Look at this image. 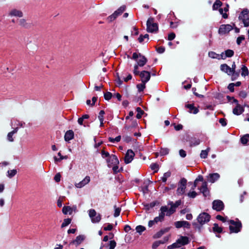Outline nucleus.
I'll list each match as a JSON object with an SVG mask.
<instances>
[{
    "label": "nucleus",
    "mask_w": 249,
    "mask_h": 249,
    "mask_svg": "<svg viewBox=\"0 0 249 249\" xmlns=\"http://www.w3.org/2000/svg\"><path fill=\"white\" fill-rule=\"evenodd\" d=\"M210 219L211 215L209 213L205 212L202 213L198 215L196 222L193 223V226L196 230L200 232L203 226L209 222Z\"/></svg>",
    "instance_id": "nucleus-1"
},
{
    "label": "nucleus",
    "mask_w": 249,
    "mask_h": 249,
    "mask_svg": "<svg viewBox=\"0 0 249 249\" xmlns=\"http://www.w3.org/2000/svg\"><path fill=\"white\" fill-rule=\"evenodd\" d=\"M189 240L187 236H181L175 243L167 247V249H173L180 248L189 243Z\"/></svg>",
    "instance_id": "nucleus-2"
},
{
    "label": "nucleus",
    "mask_w": 249,
    "mask_h": 249,
    "mask_svg": "<svg viewBox=\"0 0 249 249\" xmlns=\"http://www.w3.org/2000/svg\"><path fill=\"white\" fill-rule=\"evenodd\" d=\"M146 30L149 33H156L159 30L157 23L154 22V18H149L146 22Z\"/></svg>",
    "instance_id": "nucleus-3"
},
{
    "label": "nucleus",
    "mask_w": 249,
    "mask_h": 249,
    "mask_svg": "<svg viewBox=\"0 0 249 249\" xmlns=\"http://www.w3.org/2000/svg\"><path fill=\"white\" fill-rule=\"evenodd\" d=\"M132 59L137 61V65L140 67L143 66L147 61L146 58L141 53H133Z\"/></svg>",
    "instance_id": "nucleus-4"
},
{
    "label": "nucleus",
    "mask_w": 249,
    "mask_h": 249,
    "mask_svg": "<svg viewBox=\"0 0 249 249\" xmlns=\"http://www.w3.org/2000/svg\"><path fill=\"white\" fill-rule=\"evenodd\" d=\"M89 215L93 223H98L101 219V215L97 213L94 209H90L88 211Z\"/></svg>",
    "instance_id": "nucleus-5"
},
{
    "label": "nucleus",
    "mask_w": 249,
    "mask_h": 249,
    "mask_svg": "<svg viewBox=\"0 0 249 249\" xmlns=\"http://www.w3.org/2000/svg\"><path fill=\"white\" fill-rule=\"evenodd\" d=\"M229 223L231 224L229 227L231 232L237 233L240 231L242 227L241 222L239 221H234V220H231L229 221Z\"/></svg>",
    "instance_id": "nucleus-6"
},
{
    "label": "nucleus",
    "mask_w": 249,
    "mask_h": 249,
    "mask_svg": "<svg viewBox=\"0 0 249 249\" xmlns=\"http://www.w3.org/2000/svg\"><path fill=\"white\" fill-rule=\"evenodd\" d=\"M249 11L247 9H244L238 17L239 19L242 21L245 27L249 26Z\"/></svg>",
    "instance_id": "nucleus-7"
},
{
    "label": "nucleus",
    "mask_w": 249,
    "mask_h": 249,
    "mask_svg": "<svg viewBox=\"0 0 249 249\" xmlns=\"http://www.w3.org/2000/svg\"><path fill=\"white\" fill-rule=\"evenodd\" d=\"M234 26V24H233V26L230 24H222L220 25L219 28L218 34L220 35L228 34L233 29V26Z\"/></svg>",
    "instance_id": "nucleus-8"
},
{
    "label": "nucleus",
    "mask_w": 249,
    "mask_h": 249,
    "mask_svg": "<svg viewBox=\"0 0 249 249\" xmlns=\"http://www.w3.org/2000/svg\"><path fill=\"white\" fill-rule=\"evenodd\" d=\"M186 184L187 180L185 178H182L180 179L177 190V193L178 195H182L184 193L186 187Z\"/></svg>",
    "instance_id": "nucleus-9"
},
{
    "label": "nucleus",
    "mask_w": 249,
    "mask_h": 249,
    "mask_svg": "<svg viewBox=\"0 0 249 249\" xmlns=\"http://www.w3.org/2000/svg\"><path fill=\"white\" fill-rule=\"evenodd\" d=\"M181 200L177 201L175 203L173 202H169V204L171 205L169 209H168V212L166 213L167 216H170L173 214L175 211L176 209L181 204Z\"/></svg>",
    "instance_id": "nucleus-10"
},
{
    "label": "nucleus",
    "mask_w": 249,
    "mask_h": 249,
    "mask_svg": "<svg viewBox=\"0 0 249 249\" xmlns=\"http://www.w3.org/2000/svg\"><path fill=\"white\" fill-rule=\"evenodd\" d=\"M107 162L109 167H111L113 165H118L119 163V161L115 155H111L109 156L108 158L107 159Z\"/></svg>",
    "instance_id": "nucleus-11"
},
{
    "label": "nucleus",
    "mask_w": 249,
    "mask_h": 249,
    "mask_svg": "<svg viewBox=\"0 0 249 249\" xmlns=\"http://www.w3.org/2000/svg\"><path fill=\"white\" fill-rule=\"evenodd\" d=\"M224 205L223 202L220 200H214L213 202V209L217 211H221L223 210Z\"/></svg>",
    "instance_id": "nucleus-12"
},
{
    "label": "nucleus",
    "mask_w": 249,
    "mask_h": 249,
    "mask_svg": "<svg viewBox=\"0 0 249 249\" xmlns=\"http://www.w3.org/2000/svg\"><path fill=\"white\" fill-rule=\"evenodd\" d=\"M140 76L141 78L142 82L146 83L150 80L151 75L150 72L143 71L140 73Z\"/></svg>",
    "instance_id": "nucleus-13"
},
{
    "label": "nucleus",
    "mask_w": 249,
    "mask_h": 249,
    "mask_svg": "<svg viewBox=\"0 0 249 249\" xmlns=\"http://www.w3.org/2000/svg\"><path fill=\"white\" fill-rule=\"evenodd\" d=\"M134 156L135 154L132 150H128L124 157V162L126 164L130 163L133 160Z\"/></svg>",
    "instance_id": "nucleus-14"
},
{
    "label": "nucleus",
    "mask_w": 249,
    "mask_h": 249,
    "mask_svg": "<svg viewBox=\"0 0 249 249\" xmlns=\"http://www.w3.org/2000/svg\"><path fill=\"white\" fill-rule=\"evenodd\" d=\"M200 192L202 193L204 196L206 197L209 195V191L207 187V183L206 181H204L202 183L201 187L198 188Z\"/></svg>",
    "instance_id": "nucleus-15"
},
{
    "label": "nucleus",
    "mask_w": 249,
    "mask_h": 249,
    "mask_svg": "<svg viewBox=\"0 0 249 249\" xmlns=\"http://www.w3.org/2000/svg\"><path fill=\"white\" fill-rule=\"evenodd\" d=\"M90 180L89 176H86L81 181L75 184V186L77 188H81L88 184Z\"/></svg>",
    "instance_id": "nucleus-16"
},
{
    "label": "nucleus",
    "mask_w": 249,
    "mask_h": 249,
    "mask_svg": "<svg viewBox=\"0 0 249 249\" xmlns=\"http://www.w3.org/2000/svg\"><path fill=\"white\" fill-rule=\"evenodd\" d=\"M175 226L177 228L184 227L189 229L190 228V223L186 221H177L175 223Z\"/></svg>",
    "instance_id": "nucleus-17"
},
{
    "label": "nucleus",
    "mask_w": 249,
    "mask_h": 249,
    "mask_svg": "<svg viewBox=\"0 0 249 249\" xmlns=\"http://www.w3.org/2000/svg\"><path fill=\"white\" fill-rule=\"evenodd\" d=\"M85 236L83 235H80L76 237V239L72 240L70 243V245H74L76 246L80 245L85 240Z\"/></svg>",
    "instance_id": "nucleus-18"
},
{
    "label": "nucleus",
    "mask_w": 249,
    "mask_h": 249,
    "mask_svg": "<svg viewBox=\"0 0 249 249\" xmlns=\"http://www.w3.org/2000/svg\"><path fill=\"white\" fill-rule=\"evenodd\" d=\"M244 111V107L240 104H237L235 107L233 109L232 112L234 114L239 115L241 114Z\"/></svg>",
    "instance_id": "nucleus-19"
},
{
    "label": "nucleus",
    "mask_w": 249,
    "mask_h": 249,
    "mask_svg": "<svg viewBox=\"0 0 249 249\" xmlns=\"http://www.w3.org/2000/svg\"><path fill=\"white\" fill-rule=\"evenodd\" d=\"M219 178L220 175L217 173L210 174L208 176V180L211 183H214L215 181L217 180Z\"/></svg>",
    "instance_id": "nucleus-20"
},
{
    "label": "nucleus",
    "mask_w": 249,
    "mask_h": 249,
    "mask_svg": "<svg viewBox=\"0 0 249 249\" xmlns=\"http://www.w3.org/2000/svg\"><path fill=\"white\" fill-rule=\"evenodd\" d=\"M9 15L11 16L17 17L19 18L22 17L23 16V13L20 10L15 9L11 10L9 13Z\"/></svg>",
    "instance_id": "nucleus-21"
},
{
    "label": "nucleus",
    "mask_w": 249,
    "mask_h": 249,
    "mask_svg": "<svg viewBox=\"0 0 249 249\" xmlns=\"http://www.w3.org/2000/svg\"><path fill=\"white\" fill-rule=\"evenodd\" d=\"M168 237H164L162 240H159L155 242L152 245V248L154 249H156L160 244H163L168 240Z\"/></svg>",
    "instance_id": "nucleus-22"
},
{
    "label": "nucleus",
    "mask_w": 249,
    "mask_h": 249,
    "mask_svg": "<svg viewBox=\"0 0 249 249\" xmlns=\"http://www.w3.org/2000/svg\"><path fill=\"white\" fill-rule=\"evenodd\" d=\"M220 70L230 75L231 74V68L226 64H223L220 66Z\"/></svg>",
    "instance_id": "nucleus-23"
},
{
    "label": "nucleus",
    "mask_w": 249,
    "mask_h": 249,
    "mask_svg": "<svg viewBox=\"0 0 249 249\" xmlns=\"http://www.w3.org/2000/svg\"><path fill=\"white\" fill-rule=\"evenodd\" d=\"M73 137H74L73 132L71 130H68L66 132V133L65 134V136H64L65 140L66 141H69L72 140L73 138Z\"/></svg>",
    "instance_id": "nucleus-24"
},
{
    "label": "nucleus",
    "mask_w": 249,
    "mask_h": 249,
    "mask_svg": "<svg viewBox=\"0 0 249 249\" xmlns=\"http://www.w3.org/2000/svg\"><path fill=\"white\" fill-rule=\"evenodd\" d=\"M160 213L159 214V216L160 218L163 220L165 215L168 212V208L167 206H162L160 209Z\"/></svg>",
    "instance_id": "nucleus-25"
},
{
    "label": "nucleus",
    "mask_w": 249,
    "mask_h": 249,
    "mask_svg": "<svg viewBox=\"0 0 249 249\" xmlns=\"http://www.w3.org/2000/svg\"><path fill=\"white\" fill-rule=\"evenodd\" d=\"M185 107L190 109V113L196 114L198 112V109L194 107L193 104H187Z\"/></svg>",
    "instance_id": "nucleus-26"
},
{
    "label": "nucleus",
    "mask_w": 249,
    "mask_h": 249,
    "mask_svg": "<svg viewBox=\"0 0 249 249\" xmlns=\"http://www.w3.org/2000/svg\"><path fill=\"white\" fill-rule=\"evenodd\" d=\"M73 211V208L70 206H64L62 209V212L64 214H67L69 213L71 214Z\"/></svg>",
    "instance_id": "nucleus-27"
},
{
    "label": "nucleus",
    "mask_w": 249,
    "mask_h": 249,
    "mask_svg": "<svg viewBox=\"0 0 249 249\" xmlns=\"http://www.w3.org/2000/svg\"><path fill=\"white\" fill-rule=\"evenodd\" d=\"M18 22L19 25L23 27L28 28L30 27V24L28 23L25 19H20L18 20Z\"/></svg>",
    "instance_id": "nucleus-28"
},
{
    "label": "nucleus",
    "mask_w": 249,
    "mask_h": 249,
    "mask_svg": "<svg viewBox=\"0 0 249 249\" xmlns=\"http://www.w3.org/2000/svg\"><path fill=\"white\" fill-rule=\"evenodd\" d=\"M249 141V134H247L244 135L240 139V141L241 143L244 144H247L248 141Z\"/></svg>",
    "instance_id": "nucleus-29"
},
{
    "label": "nucleus",
    "mask_w": 249,
    "mask_h": 249,
    "mask_svg": "<svg viewBox=\"0 0 249 249\" xmlns=\"http://www.w3.org/2000/svg\"><path fill=\"white\" fill-rule=\"evenodd\" d=\"M210 150V148H208L205 150H202L200 155V157L202 159H206L207 157L208 152Z\"/></svg>",
    "instance_id": "nucleus-30"
},
{
    "label": "nucleus",
    "mask_w": 249,
    "mask_h": 249,
    "mask_svg": "<svg viewBox=\"0 0 249 249\" xmlns=\"http://www.w3.org/2000/svg\"><path fill=\"white\" fill-rule=\"evenodd\" d=\"M241 70H242V72H241L242 76H245L249 74L248 69L245 65H242Z\"/></svg>",
    "instance_id": "nucleus-31"
},
{
    "label": "nucleus",
    "mask_w": 249,
    "mask_h": 249,
    "mask_svg": "<svg viewBox=\"0 0 249 249\" xmlns=\"http://www.w3.org/2000/svg\"><path fill=\"white\" fill-rule=\"evenodd\" d=\"M137 125L138 124L137 121L136 120H133L130 125H126L124 127L125 129L128 130L131 128L136 127Z\"/></svg>",
    "instance_id": "nucleus-32"
},
{
    "label": "nucleus",
    "mask_w": 249,
    "mask_h": 249,
    "mask_svg": "<svg viewBox=\"0 0 249 249\" xmlns=\"http://www.w3.org/2000/svg\"><path fill=\"white\" fill-rule=\"evenodd\" d=\"M125 9V6H121L119 9H118L116 11L114 12L117 15V16L122 14L124 11Z\"/></svg>",
    "instance_id": "nucleus-33"
},
{
    "label": "nucleus",
    "mask_w": 249,
    "mask_h": 249,
    "mask_svg": "<svg viewBox=\"0 0 249 249\" xmlns=\"http://www.w3.org/2000/svg\"><path fill=\"white\" fill-rule=\"evenodd\" d=\"M166 231H167L165 230H161L154 234L153 237L154 238H159Z\"/></svg>",
    "instance_id": "nucleus-34"
},
{
    "label": "nucleus",
    "mask_w": 249,
    "mask_h": 249,
    "mask_svg": "<svg viewBox=\"0 0 249 249\" xmlns=\"http://www.w3.org/2000/svg\"><path fill=\"white\" fill-rule=\"evenodd\" d=\"M213 231L214 232H217L218 233H221L222 231V229L221 227H219L217 224H214L213 227Z\"/></svg>",
    "instance_id": "nucleus-35"
},
{
    "label": "nucleus",
    "mask_w": 249,
    "mask_h": 249,
    "mask_svg": "<svg viewBox=\"0 0 249 249\" xmlns=\"http://www.w3.org/2000/svg\"><path fill=\"white\" fill-rule=\"evenodd\" d=\"M209 56L212 58H216L220 59V55L214 52H210L208 53Z\"/></svg>",
    "instance_id": "nucleus-36"
},
{
    "label": "nucleus",
    "mask_w": 249,
    "mask_h": 249,
    "mask_svg": "<svg viewBox=\"0 0 249 249\" xmlns=\"http://www.w3.org/2000/svg\"><path fill=\"white\" fill-rule=\"evenodd\" d=\"M222 5V2L220 0H216L213 5V10H217Z\"/></svg>",
    "instance_id": "nucleus-37"
},
{
    "label": "nucleus",
    "mask_w": 249,
    "mask_h": 249,
    "mask_svg": "<svg viewBox=\"0 0 249 249\" xmlns=\"http://www.w3.org/2000/svg\"><path fill=\"white\" fill-rule=\"evenodd\" d=\"M71 220L70 218L65 219L61 225V228H63L69 225L71 223Z\"/></svg>",
    "instance_id": "nucleus-38"
},
{
    "label": "nucleus",
    "mask_w": 249,
    "mask_h": 249,
    "mask_svg": "<svg viewBox=\"0 0 249 249\" xmlns=\"http://www.w3.org/2000/svg\"><path fill=\"white\" fill-rule=\"evenodd\" d=\"M117 17L118 16H117L116 13L114 12L111 15L108 17L107 19L109 22H110L115 20Z\"/></svg>",
    "instance_id": "nucleus-39"
},
{
    "label": "nucleus",
    "mask_w": 249,
    "mask_h": 249,
    "mask_svg": "<svg viewBox=\"0 0 249 249\" xmlns=\"http://www.w3.org/2000/svg\"><path fill=\"white\" fill-rule=\"evenodd\" d=\"M136 110L137 111V114L136 115V117L138 118V119H140L142 114H143L144 112L143 110H142V109L138 107L136 108Z\"/></svg>",
    "instance_id": "nucleus-40"
},
{
    "label": "nucleus",
    "mask_w": 249,
    "mask_h": 249,
    "mask_svg": "<svg viewBox=\"0 0 249 249\" xmlns=\"http://www.w3.org/2000/svg\"><path fill=\"white\" fill-rule=\"evenodd\" d=\"M200 142V141L199 139H194L192 140L190 142V145L191 146H195L198 145Z\"/></svg>",
    "instance_id": "nucleus-41"
},
{
    "label": "nucleus",
    "mask_w": 249,
    "mask_h": 249,
    "mask_svg": "<svg viewBox=\"0 0 249 249\" xmlns=\"http://www.w3.org/2000/svg\"><path fill=\"white\" fill-rule=\"evenodd\" d=\"M116 246V242L114 240H111L109 242L108 247L109 249H114Z\"/></svg>",
    "instance_id": "nucleus-42"
},
{
    "label": "nucleus",
    "mask_w": 249,
    "mask_h": 249,
    "mask_svg": "<svg viewBox=\"0 0 249 249\" xmlns=\"http://www.w3.org/2000/svg\"><path fill=\"white\" fill-rule=\"evenodd\" d=\"M150 168L152 170H154L155 172H157L159 169V166L157 163H153L150 165Z\"/></svg>",
    "instance_id": "nucleus-43"
},
{
    "label": "nucleus",
    "mask_w": 249,
    "mask_h": 249,
    "mask_svg": "<svg viewBox=\"0 0 249 249\" xmlns=\"http://www.w3.org/2000/svg\"><path fill=\"white\" fill-rule=\"evenodd\" d=\"M171 176V173L170 172H167L163 174V177L161 178V179L163 182H165L167 180L168 178L170 177Z\"/></svg>",
    "instance_id": "nucleus-44"
},
{
    "label": "nucleus",
    "mask_w": 249,
    "mask_h": 249,
    "mask_svg": "<svg viewBox=\"0 0 249 249\" xmlns=\"http://www.w3.org/2000/svg\"><path fill=\"white\" fill-rule=\"evenodd\" d=\"M136 230L137 232L141 233L142 231L145 230V228L141 225H139L136 227Z\"/></svg>",
    "instance_id": "nucleus-45"
},
{
    "label": "nucleus",
    "mask_w": 249,
    "mask_h": 249,
    "mask_svg": "<svg viewBox=\"0 0 249 249\" xmlns=\"http://www.w3.org/2000/svg\"><path fill=\"white\" fill-rule=\"evenodd\" d=\"M225 54H226L227 57H231L234 54L233 51L230 50V49H228V50H226L225 52Z\"/></svg>",
    "instance_id": "nucleus-46"
},
{
    "label": "nucleus",
    "mask_w": 249,
    "mask_h": 249,
    "mask_svg": "<svg viewBox=\"0 0 249 249\" xmlns=\"http://www.w3.org/2000/svg\"><path fill=\"white\" fill-rule=\"evenodd\" d=\"M17 171L16 169H13V170H9L8 171V176L11 178H12L13 177H14V176L16 175V174H17Z\"/></svg>",
    "instance_id": "nucleus-47"
},
{
    "label": "nucleus",
    "mask_w": 249,
    "mask_h": 249,
    "mask_svg": "<svg viewBox=\"0 0 249 249\" xmlns=\"http://www.w3.org/2000/svg\"><path fill=\"white\" fill-rule=\"evenodd\" d=\"M114 208L115 209L114 216L118 217L120 215L121 209L120 208H117L116 205L114 206Z\"/></svg>",
    "instance_id": "nucleus-48"
},
{
    "label": "nucleus",
    "mask_w": 249,
    "mask_h": 249,
    "mask_svg": "<svg viewBox=\"0 0 249 249\" xmlns=\"http://www.w3.org/2000/svg\"><path fill=\"white\" fill-rule=\"evenodd\" d=\"M137 88H138L139 91H142L145 88V83H142V84H138L137 85Z\"/></svg>",
    "instance_id": "nucleus-49"
},
{
    "label": "nucleus",
    "mask_w": 249,
    "mask_h": 249,
    "mask_svg": "<svg viewBox=\"0 0 249 249\" xmlns=\"http://www.w3.org/2000/svg\"><path fill=\"white\" fill-rule=\"evenodd\" d=\"M112 97V94L110 92L104 93V98L106 100H109Z\"/></svg>",
    "instance_id": "nucleus-50"
},
{
    "label": "nucleus",
    "mask_w": 249,
    "mask_h": 249,
    "mask_svg": "<svg viewBox=\"0 0 249 249\" xmlns=\"http://www.w3.org/2000/svg\"><path fill=\"white\" fill-rule=\"evenodd\" d=\"M187 196L189 197H191V198H195L196 197V196H197V193L194 191H190L188 194H187Z\"/></svg>",
    "instance_id": "nucleus-51"
},
{
    "label": "nucleus",
    "mask_w": 249,
    "mask_h": 249,
    "mask_svg": "<svg viewBox=\"0 0 249 249\" xmlns=\"http://www.w3.org/2000/svg\"><path fill=\"white\" fill-rule=\"evenodd\" d=\"M121 136H118L116 137L114 139V138H109V141L110 142H119L121 140Z\"/></svg>",
    "instance_id": "nucleus-52"
},
{
    "label": "nucleus",
    "mask_w": 249,
    "mask_h": 249,
    "mask_svg": "<svg viewBox=\"0 0 249 249\" xmlns=\"http://www.w3.org/2000/svg\"><path fill=\"white\" fill-rule=\"evenodd\" d=\"M245 39V36L243 35H242L238 37H237L236 40V43L238 45H240L241 42Z\"/></svg>",
    "instance_id": "nucleus-53"
},
{
    "label": "nucleus",
    "mask_w": 249,
    "mask_h": 249,
    "mask_svg": "<svg viewBox=\"0 0 249 249\" xmlns=\"http://www.w3.org/2000/svg\"><path fill=\"white\" fill-rule=\"evenodd\" d=\"M13 135L14 134L11 132L8 133L7 134V140L10 142H12L14 141V139L13 138Z\"/></svg>",
    "instance_id": "nucleus-54"
},
{
    "label": "nucleus",
    "mask_w": 249,
    "mask_h": 249,
    "mask_svg": "<svg viewBox=\"0 0 249 249\" xmlns=\"http://www.w3.org/2000/svg\"><path fill=\"white\" fill-rule=\"evenodd\" d=\"M102 156L103 158H108L109 156H110V154L108 152H106L104 150L101 152Z\"/></svg>",
    "instance_id": "nucleus-55"
},
{
    "label": "nucleus",
    "mask_w": 249,
    "mask_h": 249,
    "mask_svg": "<svg viewBox=\"0 0 249 249\" xmlns=\"http://www.w3.org/2000/svg\"><path fill=\"white\" fill-rule=\"evenodd\" d=\"M105 114V111L104 110H101L99 112L98 119L100 121L104 120V115Z\"/></svg>",
    "instance_id": "nucleus-56"
},
{
    "label": "nucleus",
    "mask_w": 249,
    "mask_h": 249,
    "mask_svg": "<svg viewBox=\"0 0 249 249\" xmlns=\"http://www.w3.org/2000/svg\"><path fill=\"white\" fill-rule=\"evenodd\" d=\"M123 140L126 142H129L131 141V138L128 136H123Z\"/></svg>",
    "instance_id": "nucleus-57"
},
{
    "label": "nucleus",
    "mask_w": 249,
    "mask_h": 249,
    "mask_svg": "<svg viewBox=\"0 0 249 249\" xmlns=\"http://www.w3.org/2000/svg\"><path fill=\"white\" fill-rule=\"evenodd\" d=\"M138 67H139V66L138 65H135L134 66V71H133V73L135 75H140V72L139 71H138Z\"/></svg>",
    "instance_id": "nucleus-58"
},
{
    "label": "nucleus",
    "mask_w": 249,
    "mask_h": 249,
    "mask_svg": "<svg viewBox=\"0 0 249 249\" xmlns=\"http://www.w3.org/2000/svg\"><path fill=\"white\" fill-rule=\"evenodd\" d=\"M219 12L221 15H222V17L224 18H228V15L223 13V9L222 8H220L219 9Z\"/></svg>",
    "instance_id": "nucleus-59"
},
{
    "label": "nucleus",
    "mask_w": 249,
    "mask_h": 249,
    "mask_svg": "<svg viewBox=\"0 0 249 249\" xmlns=\"http://www.w3.org/2000/svg\"><path fill=\"white\" fill-rule=\"evenodd\" d=\"M175 34H174V33H170L168 35V39L169 40H172L175 38Z\"/></svg>",
    "instance_id": "nucleus-60"
},
{
    "label": "nucleus",
    "mask_w": 249,
    "mask_h": 249,
    "mask_svg": "<svg viewBox=\"0 0 249 249\" xmlns=\"http://www.w3.org/2000/svg\"><path fill=\"white\" fill-rule=\"evenodd\" d=\"M219 122L223 126H225L227 124L226 121L224 118H221Z\"/></svg>",
    "instance_id": "nucleus-61"
},
{
    "label": "nucleus",
    "mask_w": 249,
    "mask_h": 249,
    "mask_svg": "<svg viewBox=\"0 0 249 249\" xmlns=\"http://www.w3.org/2000/svg\"><path fill=\"white\" fill-rule=\"evenodd\" d=\"M179 155L182 158H184L186 156V152L183 149L180 150L179 151Z\"/></svg>",
    "instance_id": "nucleus-62"
},
{
    "label": "nucleus",
    "mask_w": 249,
    "mask_h": 249,
    "mask_svg": "<svg viewBox=\"0 0 249 249\" xmlns=\"http://www.w3.org/2000/svg\"><path fill=\"white\" fill-rule=\"evenodd\" d=\"M60 178H61V175L59 173H57V174H56V175L55 176L54 178V179L55 180V181L57 182L60 181Z\"/></svg>",
    "instance_id": "nucleus-63"
},
{
    "label": "nucleus",
    "mask_w": 249,
    "mask_h": 249,
    "mask_svg": "<svg viewBox=\"0 0 249 249\" xmlns=\"http://www.w3.org/2000/svg\"><path fill=\"white\" fill-rule=\"evenodd\" d=\"M234 84L231 83L229 85L228 88L231 92H233L234 91Z\"/></svg>",
    "instance_id": "nucleus-64"
}]
</instances>
